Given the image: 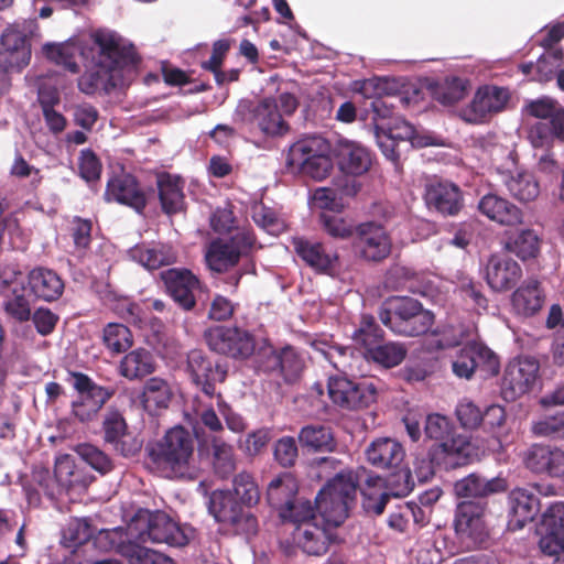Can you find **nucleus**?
<instances>
[{"label": "nucleus", "instance_id": "f257e3e1", "mask_svg": "<svg viewBox=\"0 0 564 564\" xmlns=\"http://www.w3.org/2000/svg\"><path fill=\"white\" fill-rule=\"evenodd\" d=\"M147 466L166 479L195 480L198 467L191 432L177 425L145 446Z\"/></svg>", "mask_w": 564, "mask_h": 564}, {"label": "nucleus", "instance_id": "f03ea898", "mask_svg": "<svg viewBox=\"0 0 564 564\" xmlns=\"http://www.w3.org/2000/svg\"><path fill=\"white\" fill-rule=\"evenodd\" d=\"M93 40L99 48L100 65L86 70L77 80L78 89L86 95L100 89L109 93L116 87L111 72L134 70L141 61L134 45L122 43L113 33L97 31Z\"/></svg>", "mask_w": 564, "mask_h": 564}, {"label": "nucleus", "instance_id": "7ed1b4c3", "mask_svg": "<svg viewBox=\"0 0 564 564\" xmlns=\"http://www.w3.org/2000/svg\"><path fill=\"white\" fill-rule=\"evenodd\" d=\"M360 476L352 470H343L319 490L315 498V509L324 524L334 529L341 525L355 505Z\"/></svg>", "mask_w": 564, "mask_h": 564}, {"label": "nucleus", "instance_id": "20e7f679", "mask_svg": "<svg viewBox=\"0 0 564 564\" xmlns=\"http://www.w3.org/2000/svg\"><path fill=\"white\" fill-rule=\"evenodd\" d=\"M381 323L394 334L401 336H420L429 332L434 322L430 311L409 296L390 297L379 310Z\"/></svg>", "mask_w": 564, "mask_h": 564}, {"label": "nucleus", "instance_id": "39448f33", "mask_svg": "<svg viewBox=\"0 0 564 564\" xmlns=\"http://www.w3.org/2000/svg\"><path fill=\"white\" fill-rule=\"evenodd\" d=\"M256 236L249 229H239L229 238L213 240L205 253L208 269L216 273L229 272L241 261L252 259Z\"/></svg>", "mask_w": 564, "mask_h": 564}, {"label": "nucleus", "instance_id": "423d86ee", "mask_svg": "<svg viewBox=\"0 0 564 564\" xmlns=\"http://www.w3.org/2000/svg\"><path fill=\"white\" fill-rule=\"evenodd\" d=\"M240 120L259 129L269 138H281L289 133L291 127L280 113L275 98L265 97L258 101L242 100L236 111Z\"/></svg>", "mask_w": 564, "mask_h": 564}, {"label": "nucleus", "instance_id": "0eeeda50", "mask_svg": "<svg viewBox=\"0 0 564 564\" xmlns=\"http://www.w3.org/2000/svg\"><path fill=\"white\" fill-rule=\"evenodd\" d=\"M476 455V447L464 436L435 444L429 452L430 459L422 460L421 466L415 470L417 479L427 481L434 475L433 465L444 469H454L468 465Z\"/></svg>", "mask_w": 564, "mask_h": 564}, {"label": "nucleus", "instance_id": "6e6552de", "mask_svg": "<svg viewBox=\"0 0 564 564\" xmlns=\"http://www.w3.org/2000/svg\"><path fill=\"white\" fill-rule=\"evenodd\" d=\"M203 337L212 351L235 360L249 359L257 347L256 336L239 326H212L205 329Z\"/></svg>", "mask_w": 564, "mask_h": 564}, {"label": "nucleus", "instance_id": "1a4fd4ad", "mask_svg": "<svg viewBox=\"0 0 564 564\" xmlns=\"http://www.w3.org/2000/svg\"><path fill=\"white\" fill-rule=\"evenodd\" d=\"M327 389L332 402L345 410L368 408L378 397L377 383L367 378L351 380L344 376H332Z\"/></svg>", "mask_w": 564, "mask_h": 564}, {"label": "nucleus", "instance_id": "9d476101", "mask_svg": "<svg viewBox=\"0 0 564 564\" xmlns=\"http://www.w3.org/2000/svg\"><path fill=\"white\" fill-rule=\"evenodd\" d=\"M134 525L139 529L137 539L142 543H165L170 546H184L188 543L184 529L164 511L140 513Z\"/></svg>", "mask_w": 564, "mask_h": 564}, {"label": "nucleus", "instance_id": "9b49d317", "mask_svg": "<svg viewBox=\"0 0 564 564\" xmlns=\"http://www.w3.org/2000/svg\"><path fill=\"white\" fill-rule=\"evenodd\" d=\"M73 388L78 397L72 402V414L80 423L93 421L104 405L115 395V389L97 384L88 375L70 371Z\"/></svg>", "mask_w": 564, "mask_h": 564}, {"label": "nucleus", "instance_id": "f8f14e48", "mask_svg": "<svg viewBox=\"0 0 564 564\" xmlns=\"http://www.w3.org/2000/svg\"><path fill=\"white\" fill-rule=\"evenodd\" d=\"M209 512L217 522L228 524L239 533L254 535L259 524L257 517L243 507L231 490H215L209 499Z\"/></svg>", "mask_w": 564, "mask_h": 564}, {"label": "nucleus", "instance_id": "ddd939ff", "mask_svg": "<svg viewBox=\"0 0 564 564\" xmlns=\"http://www.w3.org/2000/svg\"><path fill=\"white\" fill-rule=\"evenodd\" d=\"M486 503L481 501H462L455 511L454 527L460 544L466 550L484 546L489 539L484 514Z\"/></svg>", "mask_w": 564, "mask_h": 564}, {"label": "nucleus", "instance_id": "4468645a", "mask_svg": "<svg viewBox=\"0 0 564 564\" xmlns=\"http://www.w3.org/2000/svg\"><path fill=\"white\" fill-rule=\"evenodd\" d=\"M391 247L390 236L381 224L366 221L355 227L351 250L358 259L381 262L390 256Z\"/></svg>", "mask_w": 564, "mask_h": 564}, {"label": "nucleus", "instance_id": "2eb2a0df", "mask_svg": "<svg viewBox=\"0 0 564 564\" xmlns=\"http://www.w3.org/2000/svg\"><path fill=\"white\" fill-rule=\"evenodd\" d=\"M166 294L185 312L196 307V294L207 289L204 282L187 268H170L160 272Z\"/></svg>", "mask_w": 564, "mask_h": 564}, {"label": "nucleus", "instance_id": "dca6fc26", "mask_svg": "<svg viewBox=\"0 0 564 564\" xmlns=\"http://www.w3.org/2000/svg\"><path fill=\"white\" fill-rule=\"evenodd\" d=\"M540 364L534 357H520L510 361L503 372L501 394L512 402L529 393L539 378Z\"/></svg>", "mask_w": 564, "mask_h": 564}, {"label": "nucleus", "instance_id": "f3484780", "mask_svg": "<svg viewBox=\"0 0 564 564\" xmlns=\"http://www.w3.org/2000/svg\"><path fill=\"white\" fill-rule=\"evenodd\" d=\"M153 194L154 189L144 188L133 174L121 173L108 180L104 197L107 202L128 206L142 215Z\"/></svg>", "mask_w": 564, "mask_h": 564}, {"label": "nucleus", "instance_id": "a211bd4d", "mask_svg": "<svg viewBox=\"0 0 564 564\" xmlns=\"http://www.w3.org/2000/svg\"><path fill=\"white\" fill-rule=\"evenodd\" d=\"M499 368L498 356L486 345L477 341L467 343L460 348L452 364L453 372L464 379H470L477 369L488 376H495Z\"/></svg>", "mask_w": 564, "mask_h": 564}, {"label": "nucleus", "instance_id": "6ab92c4d", "mask_svg": "<svg viewBox=\"0 0 564 564\" xmlns=\"http://www.w3.org/2000/svg\"><path fill=\"white\" fill-rule=\"evenodd\" d=\"M187 371L193 383L208 398L217 395L216 384L225 382L228 369L220 362H214L202 350L193 349L187 355Z\"/></svg>", "mask_w": 564, "mask_h": 564}, {"label": "nucleus", "instance_id": "aec40b11", "mask_svg": "<svg viewBox=\"0 0 564 564\" xmlns=\"http://www.w3.org/2000/svg\"><path fill=\"white\" fill-rule=\"evenodd\" d=\"M424 199L430 210L444 217L457 216L464 207L460 187L448 180L434 177L425 185Z\"/></svg>", "mask_w": 564, "mask_h": 564}, {"label": "nucleus", "instance_id": "412c9836", "mask_svg": "<svg viewBox=\"0 0 564 564\" xmlns=\"http://www.w3.org/2000/svg\"><path fill=\"white\" fill-rule=\"evenodd\" d=\"M31 44L25 33L8 26L0 37V72L20 73L31 61Z\"/></svg>", "mask_w": 564, "mask_h": 564}, {"label": "nucleus", "instance_id": "4be33fe9", "mask_svg": "<svg viewBox=\"0 0 564 564\" xmlns=\"http://www.w3.org/2000/svg\"><path fill=\"white\" fill-rule=\"evenodd\" d=\"M104 441L123 457H133L142 448V442L128 431L123 413L117 408L107 409L102 423Z\"/></svg>", "mask_w": 564, "mask_h": 564}, {"label": "nucleus", "instance_id": "5701e85b", "mask_svg": "<svg viewBox=\"0 0 564 564\" xmlns=\"http://www.w3.org/2000/svg\"><path fill=\"white\" fill-rule=\"evenodd\" d=\"M522 462L535 475L564 476V451L557 446L532 444L524 451Z\"/></svg>", "mask_w": 564, "mask_h": 564}, {"label": "nucleus", "instance_id": "b1692460", "mask_svg": "<svg viewBox=\"0 0 564 564\" xmlns=\"http://www.w3.org/2000/svg\"><path fill=\"white\" fill-rule=\"evenodd\" d=\"M539 547L549 556L564 551V502L551 505L543 513Z\"/></svg>", "mask_w": 564, "mask_h": 564}, {"label": "nucleus", "instance_id": "393cba45", "mask_svg": "<svg viewBox=\"0 0 564 564\" xmlns=\"http://www.w3.org/2000/svg\"><path fill=\"white\" fill-rule=\"evenodd\" d=\"M296 256L314 272L330 275L338 262L336 252L327 250L324 243L304 237L292 239Z\"/></svg>", "mask_w": 564, "mask_h": 564}, {"label": "nucleus", "instance_id": "a878e982", "mask_svg": "<svg viewBox=\"0 0 564 564\" xmlns=\"http://www.w3.org/2000/svg\"><path fill=\"white\" fill-rule=\"evenodd\" d=\"M334 528L323 522L306 523L293 532V540L308 555L321 556L328 551L330 544L338 540Z\"/></svg>", "mask_w": 564, "mask_h": 564}, {"label": "nucleus", "instance_id": "bb28decb", "mask_svg": "<svg viewBox=\"0 0 564 564\" xmlns=\"http://www.w3.org/2000/svg\"><path fill=\"white\" fill-rule=\"evenodd\" d=\"M358 474V489L361 492L362 509L367 514L380 516L383 513L391 495L384 488V481L380 476L371 475L365 467H358L352 470Z\"/></svg>", "mask_w": 564, "mask_h": 564}, {"label": "nucleus", "instance_id": "cd10ccee", "mask_svg": "<svg viewBox=\"0 0 564 564\" xmlns=\"http://www.w3.org/2000/svg\"><path fill=\"white\" fill-rule=\"evenodd\" d=\"M478 212L501 226L516 227L523 223V212L505 197L494 193L484 195L477 205Z\"/></svg>", "mask_w": 564, "mask_h": 564}, {"label": "nucleus", "instance_id": "c85d7f7f", "mask_svg": "<svg viewBox=\"0 0 564 564\" xmlns=\"http://www.w3.org/2000/svg\"><path fill=\"white\" fill-rule=\"evenodd\" d=\"M519 263L507 256L492 254L486 265V281L496 292L512 289L521 279Z\"/></svg>", "mask_w": 564, "mask_h": 564}, {"label": "nucleus", "instance_id": "c756f323", "mask_svg": "<svg viewBox=\"0 0 564 564\" xmlns=\"http://www.w3.org/2000/svg\"><path fill=\"white\" fill-rule=\"evenodd\" d=\"M509 522L512 530L522 529L528 522L535 519L540 511L539 498L530 490L516 488L508 496Z\"/></svg>", "mask_w": 564, "mask_h": 564}, {"label": "nucleus", "instance_id": "7c9ffc66", "mask_svg": "<svg viewBox=\"0 0 564 564\" xmlns=\"http://www.w3.org/2000/svg\"><path fill=\"white\" fill-rule=\"evenodd\" d=\"M336 159L339 170L354 176L367 173L372 164L370 151L361 144L348 140L339 141Z\"/></svg>", "mask_w": 564, "mask_h": 564}, {"label": "nucleus", "instance_id": "2f4dec72", "mask_svg": "<svg viewBox=\"0 0 564 564\" xmlns=\"http://www.w3.org/2000/svg\"><path fill=\"white\" fill-rule=\"evenodd\" d=\"M158 196L162 212L166 215L181 213L185 208L184 181L178 175L161 172L156 175Z\"/></svg>", "mask_w": 564, "mask_h": 564}, {"label": "nucleus", "instance_id": "473e14b6", "mask_svg": "<svg viewBox=\"0 0 564 564\" xmlns=\"http://www.w3.org/2000/svg\"><path fill=\"white\" fill-rule=\"evenodd\" d=\"M369 464L379 469L394 470L402 464L405 452L403 446L389 437L377 438L366 449Z\"/></svg>", "mask_w": 564, "mask_h": 564}, {"label": "nucleus", "instance_id": "72a5a7b5", "mask_svg": "<svg viewBox=\"0 0 564 564\" xmlns=\"http://www.w3.org/2000/svg\"><path fill=\"white\" fill-rule=\"evenodd\" d=\"M388 80L382 78H370L361 83L360 93L366 98L372 99L370 108L375 115L373 120L391 118L393 115L395 104L389 101L392 97L388 93ZM393 98L401 104L406 100V98L399 96Z\"/></svg>", "mask_w": 564, "mask_h": 564}, {"label": "nucleus", "instance_id": "f704fd0d", "mask_svg": "<svg viewBox=\"0 0 564 564\" xmlns=\"http://www.w3.org/2000/svg\"><path fill=\"white\" fill-rule=\"evenodd\" d=\"M507 489V481L500 477L486 479L471 473L454 484V492L459 498H486Z\"/></svg>", "mask_w": 564, "mask_h": 564}, {"label": "nucleus", "instance_id": "c9c22d12", "mask_svg": "<svg viewBox=\"0 0 564 564\" xmlns=\"http://www.w3.org/2000/svg\"><path fill=\"white\" fill-rule=\"evenodd\" d=\"M28 283L35 297L45 302L58 300L64 292V281L54 271L37 267L30 271Z\"/></svg>", "mask_w": 564, "mask_h": 564}, {"label": "nucleus", "instance_id": "e433bc0d", "mask_svg": "<svg viewBox=\"0 0 564 564\" xmlns=\"http://www.w3.org/2000/svg\"><path fill=\"white\" fill-rule=\"evenodd\" d=\"M509 99L507 88L487 85L476 91L470 108L476 119L484 120L491 113L502 111Z\"/></svg>", "mask_w": 564, "mask_h": 564}, {"label": "nucleus", "instance_id": "4c0bfd02", "mask_svg": "<svg viewBox=\"0 0 564 564\" xmlns=\"http://www.w3.org/2000/svg\"><path fill=\"white\" fill-rule=\"evenodd\" d=\"M116 546L109 530H100L91 542L73 545L65 556V564H94L99 553H107Z\"/></svg>", "mask_w": 564, "mask_h": 564}, {"label": "nucleus", "instance_id": "58836bf2", "mask_svg": "<svg viewBox=\"0 0 564 564\" xmlns=\"http://www.w3.org/2000/svg\"><path fill=\"white\" fill-rule=\"evenodd\" d=\"M302 447L315 453H332L337 448V441L330 426L314 423L303 426L299 432Z\"/></svg>", "mask_w": 564, "mask_h": 564}, {"label": "nucleus", "instance_id": "ea45409f", "mask_svg": "<svg viewBox=\"0 0 564 564\" xmlns=\"http://www.w3.org/2000/svg\"><path fill=\"white\" fill-rule=\"evenodd\" d=\"M133 260L148 270H158L177 261V252L170 245L159 243L154 247L135 246L130 250Z\"/></svg>", "mask_w": 564, "mask_h": 564}, {"label": "nucleus", "instance_id": "a19ab883", "mask_svg": "<svg viewBox=\"0 0 564 564\" xmlns=\"http://www.w3.org/2000/svg\"><path fill=\"white\" fill-rule=\"evenodd\" d=\"M544 294L536 280L518 288L511 296L512 311L523 317L535 315L543 305Z\"/></svg>", "mask_w": 564, "mask_h": 564}, {"label": "nucleus", "instance_id": "79ce46f5", "mask_svg": "<svg viewBox=\"0 0 564 564\" xmlns=\"http://www.w3.org/2000/svg\"><path fill=\"white\" fill-rule=\"evenodd\" d=\"M297 491L299 486L295 478L290 473H283L269 482L265 499L279 514L297 497Z\"/></svg>", "mask_w": 564, "mask_h": 564}, {"label": "nucleus", "instance_id": "37998d69", "mask_svg": "<svg viewBox=\"0 0 564 564\" xmlns=\"http://www.w3.org/2000/svg\"><path fill=\"white\" fill-rule=\"evenodd\" d=\"M502 182L510 195L519 202L528 203L540 195V185L535 176L527 171L506 174Z\"/></svg>", "mask_w": 564, "mask_h": 564}, {"label": "nucleus", "instance_id": "c03bdc74", "mask_svg": "<svg viewBox=\"0 0 564 564\" xmlns=\"http://www.w3.org/2000/svg\"><path fill=\"white\" fill-rule=\"evenodd\" d=\"M155 370V364L152 354L138 348L127 354L120 361V375L129 380L143 378Z\"/></svg>", "mask_w": 564, "mask_h": 564}, {"label": "nucleus", "instance_id": "a18cd8bd", "mask_svg": "<svg viewBox=\"0 0 564 564\" xmlns=\"http://www.w3.org/2000/svg\"><path fill=\"white\" fill-rule=\"evenodd\" d=\"M329 145L327 141L318 135H308L294 142L288 152V166L295 167L299 164H305L316 154L328 152Z\"/></svg>", "mask_w": 564, "mask_h": 564}, {"label": "nucleus", "instance_id": "49530a36", "mask_svg": "<svg viewBox=\"0 0 564 564\" xmlns=\"http://www.w3.org/2000/svg\"><path fill=\"white\" fill-rule=\"evenodd\" d=\"M408 349L404 344L397 341L380 343L375 347L368 348L364 352L368 361L377 364L386 369L399 366L406 357Z\"/></svg>", "mask_w": 564, "mask_h": 564}, {"label": "nucleus", "instance_id": "de8ad7c7", "mask_svg": "<svg viewBox=\"0 0 564 564\" xmlns=\"http://www.w3.org/2000/svg\"><path fill=\"white\" fill-rule=\"evenodd\" d=\"M80 47L75 42L46 43L43 46L45 57L56 65L63 66L72 74H78L80 67L75 61Z\"/></svg>", "mask_w": 564, "mask_h": 564}, {"label": "nucleus", "instance_id": "09e8293b", "mask_svg": "<svg viewBox=\"0 0 564 564\" xmlns=\"http://www.w3.org/2000/svg\"><path fill=\"white\" fill-rule=\"evenodd\" d=\"M172 399V391L166 380L152 377L145 381L141 394V401L144 409L153 411L158 409H166Z\"/></svg>", "mask_w": 564, "mask_h": 564}, {"label": "nucleus", "instance_id": "8fccbe9b", "mask_svg": "<svg viewBox=\"0 0 564 564\" xmlns=\"http://www.w3.org/2000/svg\"><path fill=\"white\" fill-rule=\"evenodd\" d=\"M231 492L249 511L259 503L261 498L256 479L247 471L239 473L234 477Z\"/></svg>", "mask_w": 564, "mask_h": 564}, {"label": "nucleus", "instance_id": "3c124183", "mask_svg": "<svg viewBox=\"0 0 564 564\" xmlns=\"http://www.w3.org/2000/svg\"><path fill=\"white\" fill-rule=\"evenodd\" d=\"M212 463L215 473L221 477H229L236 469L234 448L220 437H213L210 443Z\"/></svg>", "mask_w": 564, "mask_h": 564}, {"label": "nucleus", "instance_id": "603ef678", "mask_svg": "<svg viewBox=\"0 0 564 564\" xmlns=\"http://www.w3.org/2000/svg\"><path fill=\"white\" fill-rule=\"evenodd\" d=\"M2 310L4 314L14 322H29L31 319L32 310L24 289H13L10 294H7L2 302Z\"/></svg>", "mask_w": 564, "mask_h": 564}, {"label": "nucleus", "instance_id": "864d4df0", "mask_svg": "<svg viewBox=\"0 0 564 564\" xmlns=\"http://www.w3.org/2000/svg\"><path fill=\"white\" fill-rule=\"evenodd\" d=\"M284 523H292L297 527H305L306 523L316 522L315 508L310 500L295 498L288 507L279 513Z\"/></svg>", "mask_w": 564, "mask_h": 564}, {"label": "nucleus", "instance_id": "5fc2aeb1", "mask_svg": "<svg viewBox=\"0 0 564 564\" xmlns=\"http://www.w3.org/2000/svg\"><path fill=\"white\" fill-rule=\"evenodd\" d=\"M102 343L111 352L121 354L132 346V333L123 324L109 323L104 328Z\"/></svg>", "mask_w": 564, "mask_h": 564}, {"label": "nucleus", "instance_id": "6e6d98bb", "mask_svg": "<svg viewBox=\"0 0 564 564\" xmlns=\"http://www.w3.org/2000/svg\"><path fill=\"white\" fill-rule=\"evenodd\" d=\"M384 332L376 322L372 315L364 314L360 319L359 327L355 330L354 340L365 348L375 347L383 340Z\"/></svg>", "mask_w": 564, "mask_h": 564}, {"label": "nucleus", "instance_id": "4d7b16f0", "mask_svg": "<svg viewBox=\"0 0 564 564\" xmlns=\"http://www.w3.org/2000/svg\"><path fill=\"white\" fill-rule=\"evenodd\" d=\"M564 64V52L562 48L545 50L538 58L535 76L532 78L539 83H547L554 78L555 72Z\"/></svg>", "mask_w": 564, "mask_h": 564}, {"label": "nucleus", "instance_id": "13d9d810", "mask_svg": "<svg viewBox=\"0 0 564 564\" xmlns=\"http://www.w3.org/2000/svg\"><path fill=\"white\" fill-rule=\"evenodd\" d=\"M531 432L538 437L564 440V411L533 421Z\"/></svg>", "mask_w": 564, "mask_h": 564}, {"label": "nucleus", "instance_id": "bf43d9fd", "mask_svg": "<svg viewBox=\"0 0 564 564\" xmlns=\"http://www.w3.org/2000/svg\"><path fill=\"white\" fill-rule=\"evenodd\" d=\"M278 372L286 382L295 381L304 369V360L292 346H285L279 351Z\"/></svg>", "mask_w": 564, "mask_h": 564}, {"label": "nucleus", "instance_id": "052dcab7", "mask_svg": "<svg viewBox=\"0 0 564 564\" xmlns=\"http://www.w3.org/2000/svg\"><path fill=\"white\" fill-rule=\"evenodd\" d=\"M509 250L520 259L527 260L536 257L540 250V239L532 229L520 231L513 240L508 243Z\"/></svg>", "mask_w": 564, "mask_h": 564}, {"label": "nucleus", "instance_id": "680f3d73", "mask_svg": "<svg viewBox=\"0 0 564 564\" xmlns=\"http://www.w3.org/2000/svg\"><path fill=\"white\" fill-rule=\"evenodd\" d=\"M319 223L322 225V229L334 239L354 238L355 228L349 221L339 215L323 212L319 215Z\"/></svg>", "mask_w": 564, "mask_h": 564}, {"label": "nucleus", "instance_id": "e2e57ef3", "mask_svg": "<svg viewBox=\"0 0 564 564\" xmlns=\"http://www.w3.org/2000/svg\"><path fill=\"white\" fill-rule=\"evenodd\" d=\"M76 452L84 462L102 475L113 469L111 458L104 451L93 444H79Z\"/></svg>", "mask_w": 564, "mask_h": 564}, {"label": "nucleus", "instance_id": "0e129e2a", "mask_svg": "<svg viewBox=\"0 0 564 564\" xmlns=\"http://www.w3.org/2000/svg\"><path fill=\"white\" fill-rule=\"evenodd\" d=\"M96 528L91 524L89 518L73 519L65 532L64 539L70 542L69 546L77 545L80 543L91 542L96 536Z\"/></svg>", "mask_w": 564, "mask_h": 564}, {"label": "nucleus", "instance_id": "69168bd1", "mask_svg": "<svg viewBox=\"0 0 564 564\" xmlns=\"http://www.w3.org/2000/svg\"><path fill=\"white\" fill-rule=\"evenodd\" d=\"M279 351L268 339H263L258 350L254 351V368L259 372L271 373L278 372Z\"/></svg>", "mask_w": 564, "mask_h": 564}, {"label": "nucleus", "instance_id": "338daca9", "mask_svg": "<svg viewBox=\"0 0 564 564\" xmlns=\"http://www.w3.org/2000/svg\"><path fill=\"white\" fill-rule=\"evenodd\" d=\"M79 176L87 183L100 180L102 164L97 154L91 149H84L78 158Z\"/></svg>", "mask_w": 564, "mask_h": 564}, {"label": "nucleus", "instance_id": "774afa93", "mask_svg": "<svg viewBox=\"0 0 564 564\" xmlns=\"http://www.w3.org/2000/svg\"><path fill=\"white\" fill-rule=\"evenodd\" d=\"M124 553L130 564H174L170 557L162 553L140 545H129Z\"/></svg>", "mask_w": 564, "mask_h": 564}]
</instances>
